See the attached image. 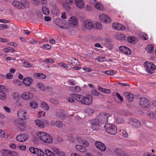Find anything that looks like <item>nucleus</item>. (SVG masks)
Masks as SVG:
<instances>
[{
  "instance_id": "obj_58",
  "label": "nucleus",
  "mask_w": 156,
  "mask_h": 156,
  "mask_svg": "<svg viewBox=\"0 0 156 156\" xmlns=\"http://www.w3.org/2000/svg\"><path fill=\"white\" fill-rule=\"evenodd\" d=\"M148 115L151 118H153L154 117V113L152 111H150L148 112Z\"/></svg>"
},
{
  "instance_id": "obj_41",
  "label": "nucleus",
  "mask_w": 156,
  "mask_h": 156,
  "mask_svg": "<svg viewBox=\"0 0 156 156\" xmlns=\"http://www.w3.org/2000/svg\"><path fill=\"white\" fill-rule=\"evenodd\" d=\"M42 11L44 14L45 15H48L50 13L49 10L46 7L43 6L42 7Z\"/></svg>"
},
{
  "instance_id": "obj_49",
  "label": "nucleus",
  "mask_w": 156,
  "mask_h": 156,
  "mask_svg": "<svg viewBox=\"0 0 156 156\" xmlns=\"http://www.w3.org/2000/svg\"><path fill=\"white\" fill-rule=\"evenodd\" d=\"M140 36L141 38L144 40H146L148 39V37L147 34L144 33H141Z\"/></svg>"
},
{
  "instance_id": "obj_26",
  "label": "nucleus",
  "mask_w": 156,
  "mask_h": 156,
  "mask_svg": "<svg viewBox=\"0 0 156 156\" xmlns=\"http://www.w3.org/2000/svg\"><path fill=\"white\" fill-rule=\"evenodd\" d=\"M35 77L39 79H44L46 77L45 75L42 73H36L34 74Z\"/></svg>"
},
{
  "instance_id": "obj_61",
  "label": "nucleus",
  "mask_w": 156,
  "mask_h": 156,
  "mask_svg": "<svg viewBox=\"0 0 156 156\" xmlns=\"http://www.w3.org/2000/svg\"><path fill=\"white\" fill-rule=\"evenodd\" d=\"M13 75H12L10 73H8L6 75V77L7 79H11L13 77Z\"/></svg>"
},
{
  "instance_id": "obj_47",
  "label": "nucleus",
  "mask_w": 156,
  "mask_h": 156,
  "mask_svg": "<svg viewBox=\"0 0 156 156\" xmlns=\"http://www.w3.org/2000/svg\"><path fill=\"white\" fill-rule=\"evenodd\" d=\"M44 62L46 64H48V63H52L54 62V61L53 59L51 58H47L45 59L44 60Z\"/></svg>"
},
{
  "instance_id": "obj_38",
  "label": "nucleus",
  "mask_w": 156,
  "mask_h": 156,
  "mask_svg": "<svg viewBox=\"0 0 156 156\" xmlns=\"http://www.w3.org/2000/svg\"><path fill=\"white\" fill-rule=\"evenodd\" d=\"M102 28V26L101 23L99 22H96L94 26V28L98 30H101Z\"/></svg>"
},
{
  "instance_id": "obj_5",
  "label": "nucleus",
  "mask_w": 156,
  "mask_h": 156,
  "mask_svg": "<svg viewBox=\"0 0 156 156\" xmlns=\"http://www.w3.org/2000/svg\"><path fill=\"white\" fill-rule=\"evenodd\" d=\"M55 23L57 25L62 28L68 29L69 27V24L66 20L60 18L57 19Z\"/></svg>"
},
{
  "instance_id": "obj_13",
  "label": "nucleus",
  "mask_w": 156,
  "mask_h": 156,
  "mask_svg": "<svg viewBox=\"0 0 156 156\" xmlns=\"http://www.w3.org/2000/svg\"><path fill=\"white\" fill-rule=\"evenodd\" d=\"M12 4L15 7L19 9H23L25 6H28L26 4H24L23 2L18 1H13Z\"/></svg>"
},
{
  "instance_id": "obj_53",
  "label": "nucleus",
  "mask_w": 156,
  "mask_h": 156,
  "mask_svg": "<svg viewBox=\"0 0 156 156\" xmlns=\"http://www.w3.org/2000/svg\"><path fill=\"white\" fill-rule=\"evenodd\" d=\"M37 148L32 147H30L29 150L31 153L35 154Z\"/></svg>"
},
{
  "instance_id": "obj_43",
  "label": "nucleus",
  "mask_w": 156,
  "mask_h": 156,
  "mask_svg": "<svg viewBox=\"0 0 156 156\" xmlns=\"http://www.w3.org/2000/svg\"><path fill=\"white\" fill-rule=\"evenodd\" d=\"M85 112L89 115H90L94 112V110L90 108H87L85 109Z\"/></svg>"
},
{
  "instance_id": "obj_1",
  "label": "nucleus",
  "mask_w": 156,
  "mask_h": 156,
  "mask_svg": "<svg viewBox=\"0 0 156 156\" xmlns=\"http://www.w3.org/2000/svg\"><path fill=\"white\" fill-rule=\"evenodd\" d=\"M70 97L67 98V100L70 102L73 103L74 101L73 99L81 103L87 105L91 104L92 102V97L91 95H88L87 97H84L83 96L76 94H71L69 95Z\"/></svg>"
},
{
  "instance_id": "obj_12",
  "label": "nucleus",
  "mask_w": 156,
  "mask_h": 156,
  "mask_svg": "<svg viewBox=\"0 0 156 156\" xmlns=\"http://www.w3.org/2000/svg\"><path fill=\"white\" fill-rule=\"evenodd\" d=\"M21 97L24 100H28L33 98V94L29 91H25L21 95Z\"/></svg>"
},
{
  "instance_id": "obj_55",
  "label": "nucleus",
  "mask_w": 156,
  "mask_h": 156,
  "mask_svg": "<svg viewBox=\"0 0 156 156\" xmlns=\"http://www.w3.org/2000/svg\"><path fill=\"white\" fill-rule=\"evenodd\" d=\"M68 83L70 85H74L75 84V82L73 79L69 80L68 81Z\"/></svg>"
},
{
  "instance_id": "obj_54",
  "label": "nucleus",
  "mask_w": 156,
  "mask_h": 156,
  "mask_svg": "<svg viewBox=\"0 0 156 156\" xmlns=\"http://www.w3.org/2000/svg\"><path fill=\"white\" fill-rule=\"evenodd\" d=\"M58 65L60 67H62L64 68H66L68 67L67 65L64 62L58 63Z\"/></svg>"
},
{
  "instance_id": "obj_34",
  "label": "nucleus",
  "mask_w": 156,
  "mask_h": 156,
  "mask_svg": "<svg viewBox=\"0 0 156 156\" xmlns=\"http://www.w3.org/2000/svg\"><path fill=\"white\" fill-rule=\"evenodd\" d=\"M35 154L39 156H44V154L41 150L37 148Z\"/></svg>"
},
{
  "instance_id": "obj_6",
  "label": "nucleus",
  "mask_w": 156,
  "mask_h": 156,
  "mask_svg": "<svg viewBox=\"0 0 156 156\" xmlns=\"http://www.w3.org/2000/svg\"><path fill=\"white\" fill-rule=\"evenodd\" d=\"M90 122L91 128L94 130L98 129L99 127L101 124L97 117L95 119L90 120Z\"/></svg>"
},
{
  "instance_id": "obj_35",
  "label": "nucleus",
  "mask_w": 156,
  "mask_h": 156,
  "mask_svg": "<svg viewBox=\"0 0 156 156\" xmlns=\"http://www.w3.org/2000/svg\"><path fill=\"white\" fill-rule=\"evenodd\" d=\"M70 88L71 90L74 92H78L81 90L80 87L78 86H76L75 87H70Z\"/></svg>"
},
{
  "instance_id": "obj_45",
  "label": "nucleus",
  "mask_w": 156,
  "mask_h": 156,
  "mask_svg": "<svg viewBox=\"0 0 156 156\" xmlns=\"http://www.w3.org/2000/svg\"><path fill=\"white\" fill-rule=\"evenodd\" d=\"M117 38L120 40H124L126 39V36L123 34H120L118 35Z\"/></svg>"
},
{
  "instance_id": "obj_27",
  "label": "nucleus",
  "mask_w": 156,
  "mask_h": 156,
  "mask_svg": "<svg viewBox=\"0 0 156 156\" xmlns=\"http://www.w3.org/2000/svg\"><path fill=\"white\" fill-rule=\"evenodd\" d=\"M45 139V140H44L43 142L48 144L51 143L52 142V137L48 133Z\"/></svg>"
},
{
  "instance_id": "obj_22",
  "label": "nucleus",
  "mask_w": 156,
  "mask_h": 156,
  "mask_svg": "<svg viewBox=\"0 0 156 156\" xmlns=\"http://www.w3.org/2000/svg\"><path fill=\"white\" fill-rule=\"evenodd\" d=\"M124 95L127 98L129 102L132 101L133 99V95L131 93L125 92L124 93Z\"/></svg>"
},
{
  "instance_id": "obj_30",
  "label": "nucleus",
  "mask_w": 156,
  "mask_h": 156,
  "mask_svg": "<svg viewBox=\"0 0 156 156\" xmlns=\"http://www.w3.org/2000/svg\"><path fill=\"white\" fill-rule=\"evenodd\" d=\"M12 96L14 100L16 101H18L20 100V95L18 93H13L12 94Z\"/></svg>"
},
{
  "instance_id": "obj_57",
  "label": "nucleus",
  "mask_w": 156,
  "mask_h": 156,
  "mask_svg": "<svg viewBox=\"0 0 156 156\" xmlns=\"http://www.w3.org/2000/svg\"><path fill=\"white\" fill-rule=\"evenodd\" d=\"M5 136V133L2 130L0 129V138H3Z\"/></svg>"
},
{
  "instance_id": "obj_46",
  "label": "nucleus",
  "mask_w": 156,
  "mask_h": 156,
  "mask_svg": "<svg viewBox=\"0 0 156 156\" xmlns=\"http://www.w3.org/2000/svg\"><path fill=\"white\" fill-rule=\"evenodd\" d=\"M102 73H104L105 74L108 75H112L114 74H115V73L114 72V71L113 70H107L105 71L104 72L102 71Z\"/></svg>"
},
{
  "instance_id": "obj_56",
  "label": "nucleus",
  "mask_w": 156,
  "mask_h": 156,
  "mask_svg": "<svg viewBox=\"0 0 156 156\" xmlns=\"http://www.w3.org/2000/svg\"><path fill=\"white\" fill-rule=\"evenodd\" d=\"M67 2L64 3H63V6L67 10H69L70 9V7L69 5V4H67Z\"/></svg>"
},
{
  "instance_id": "obj_50",
  "label": "nucleus",
  "mask_w": 156,
  "mask_h": 156,
  "mask_svg": "<svg viewBox=\"0 0 156 156\" xmlns=\"http://www.w3.org/2000/svg\"><path fill=\"white\" fill-rule=\"evenodd\" d=\"M51 150L57 155L59 153L60 151L58 148L54 147H52Z\"/></svg>"
},
{
  "instance_id": "obj_20",
  "label": "nucleus",
  "mask_w": 156,
  "mask_h": 156,
  "mask_svg": "<svg viewBox=\"0 0 156 156\" xmlns=\"http://www.w3.org/2000/svg\"><path fill=\"white\" fill-rule=\"evenodd\" d=\"M33 79L30 77L25 78L23 80V83L25 85L27 86H30L33 82Z\"/></svg>"
},
{
  "instance_id": "obj_62",
  "label": "nucleus",
  "mask_w": 156,
  "mask_h": 156,
  "mask_svg": "<svg viewBox=\"0 0 156 156\" xmlns=\"http://www.w3.org/2000/svg\"><path fill=\"white\" fill-rule=\"evenodd\" d=\"M116 121L118 123H122L123 122V120L120 117H117L116 119Z\"/></svg>"
},
{
  "instance_id": "obj_63",
  "label": "nucleus",
  "mask_w": 156,
  "mask_h": 156,
  "mask_svg": "<svg viewBox=\"0 0 156 156\" xmlns=\"http://www.w3.org/2000/svg\"><path fill=\"white\" fill-rule=\"evenodd\" d=\"M122 136L125 137H127L128 136V134L124 130H122Z\"/></svg>"
},
{
  "instance_id": "obj_15",
  "label": "nucleus",
  "mask_w": 156,
  "mask_h": 156,
  "mask_svg": "<svg viewBox=\"0 0 156 156\" xmlns=\"http://www.w3.org/2000/svg\"><path fill=\"white\" fill-rule=\"evenodd\" d=\"M28 136L27 134H21L16 137L17 140L20 142H24L28 139Z\"/></svg>"
},
{
  "instance_id": "obj_4",
  "label": "nucleus",
  "mask_w": 156,
  "mask_h": 156,
  "mask_svg": "<svg viewBox=\"0 0 156 156\" xmlns=\"http://www.w3.org/2000/svg\"><path fill=\"white\" fill-rule=\"evenodd\" d=\"M144 65L145 68V70L148 73L150 74L154 73V70L155 69V66L152 63L146 62Z\"/></svg>"
},
{
  "instance_id": "obj_14",
  "label": "nucleus",
  "mask_w": 156,
  "mask_h": 156,
  "mask_svg": "<svg viewBox=\"0 0 156 156\" xmlns=\"http://www.w3.org/2000/svg\"><path fill=\"white\" fill-rule=\"evenodd\" d=\"M94 144L96 147L101 151H104L106 150V146L103 143L100 141H96Z\"/></svg>"
},
{
  "instance_id": "obj_3",
  "label": "nucleus",
  "mask_w": 156,
  "mask_h": 156,
  "mask_svg": "<svg viewBox=\"0 0 156 156\" xmlns=\"http://www.w3.org/2000/svg\"><path fill=\"white\" fill-rule=\"evenodd\" d=\"M111 115L108 113L103 112L98 114L97 117L101 123H105L108 122V119Z\"/></svg>"
},
{
  "instance_id": "obj_64",
  "label": "nucleus",
  "mask_w": 156,
  "mask_h": 156,
  "mask_svg": "<svg viewBox=\"0 0 156 156\" xmlns=\"http://www.w3.org/2000/svg\"><path fill=\"white\" fill-rule=\"evenodd\" d=\"M0 27L1 28H2L3 29H5L9 28V26L6 24H1L0 25Z\"/></svg>"
},
{
  "instance_id": "obj_36",
  "label": "nucleus",
  "mask_w": 156,
  "mask_h": 156,
  "mask_svg": "<svg viewBox=\"0 0 156 156\" xmlns=\"http://www.w3.org/2000/svg\"><path fill=\"white\" fill-rule=\"evenodd\" d=\"M135 40V37L132 36H129L127 37V41L131 43H134Z\"/></svg>"
},
{
  "instance_id": "obj_60",
  "label": "nucleus",
  "mask_w": 156,
  "mask_h": 156,
  "mask_svg": "<svg viewBox=\"0 0 156 156\" xmlns=\"http://www.w3.org/2000/svg\"><path fill=\"white\" fill-rule=\"evenodd\" d=\"M92 94L93 95L96 96H99L100 94L96 90L92 91Z\"/></svg>"
},
{
  "instance_id": "obj_9",
  "label": "nucleus",
  "mask_w": 156,
  "mask_h": 156,
  "mask_svg": "<svg viewBox=\"0 0 156 156\" xmlns=\"http://www.w3.org/2000/svg\"><path fill=\"white\" fill-rule=\"evenodd\" d=\"M99 17L100 20L103 23H109L111 22V18L105 14H100L99 15Z\"/></svg>"
},
{
  "instance_id": "obj_23",
  "label": "nucleus",
  "mask_w": 156,
  "mask_h": 156,
  "mask_svg": "<svg viewBox=\"0 0 156 156\" xmlns=\"http://www.w3.org/2000/svg\"><path fill=\"white\" fill-rule=\"evenodd\" d=\"M56 115L58 118L62 119L64 118L65 116V112L63 110H61L59 112H57Z\"/></svg>"
},
{
  "instance_id": "obj_51",
  "label": "nucleus",
  "mask_w": 156,
  "mask_h": 156,
  "mask_svg": "<svg viewBox=\"0 0 156 156\" xmlns=\"http://www.w3.org/2000/svg\"><path fill=\"white\" fill-rule=\"evenodd\" d=\"M23 66L26 67H30L32 66V64L27 62H24L23 63Z\"/></svg>"
},
{
  "instance_id": "obj_39",
  "label": "nucleus",
  "mask_w": 156,
  "mask_h": 156,
  "mask_svg": "<svg viewBox=\"0 0 156 156\" xmlns=\"http://www.w3.org/2000/svg\"><path fill=\"white\" fill-rule=\"evenodd\" d=\"M105 58V56H99L98 58H95V59L97 60L99 62H103L106 61L104 59Z\"/></svg>"
},
{
  "instance_id": "obj_48",
  "label": "nucleus",
  "mask_w": 156,
  "mask_h": 156,
  "mask_svg": "<svg viewBox=\"0 0 156 156\" xmlns=\"http://www.w3.org/2000/svg\"><path fill=\"white\" fill-rule=\"evenodd\" d=\"M6 97L5 93L2 91H0V98L2 100H4Z\"/></svg>"
},
{
  "instance_id": "obj_31",
  "label": "nucleus",
  "mask_w": 156,
  "mask_h": 156,
  "mask_svg": "<svg viewBox=\"0 0 156 156\" xmlns=\"http://www.w3.org/2000/svg\"><path fill=\"white\" fill-rule=\"evenodd\" d=\"M154 48L153 46L151 45L148 44L147 45L145 49L147 53H151L153 51Z\"/></svg>"
},
{
  "instance_id": "obj_8",
  "label": "nucleus",
  "mask_w": 156,
  "mask_h": 156,
  "mask_svg": "<svg viewBox=\"0 0 156 156\" xmlns=\"http://www.w3.org/2000/svg\"><path fill=\"white\" fill-rule=\"evenodd\" d=\"M83 26L86 29L90 30L94 28V23L91 20H86L84 21Z\"/></svg>"
},
{
  "instance_id": "obj_21",
  "label": "nucleus",
  "mask_w": 156,
  "mask_h": 156,
  "mask_svg": "<svg viewBox=\"0 0 156 156\" xmlns=\"http://www.w3.org/2000/svg\"><path fill=\"white\" fill-rule=\"evenodd\" d=\"M68 63L73 66H79V62L78 60L73 58H70L68 61Z\"/></svg>"
},
{
  "instance_id": "obj_29",
  "label": "nucleus",
  "mask_w": 156,
  "mask_h": 156,
  "mask_svg": "<svg viewBox=\"0 0 156 156\" xmlns=\"http://www.w3.org/2000/svg\"><path fill=\"white\" fill-rule=\"evenodd\" d=\"M76 147L77 150L80 152L83 153L86 151V148L81 145H76Z\"/></svg>"
},
{
  "instance_id": "obj_32",
  "label": "nucleus",
  "mask_w": 156,
  "mask_h": 156,
  "mask_svg": "<svg viewBox=\"0 0 156 156\" xmlns=\"http://www.w3.org/2000/svg\"><path fill=\"white\" fill-rule=\"evenodd\" d=\"M41 106L42 108L45 110L47 111L49 109V107L48 105L44 101L41 102Z\"/></svg>"
},
{
  "instance_id": "obj_44",
  "label": "nucleus",
  "mask_w": 156,
  "mask_h": 156,
  "mask_svg": "<svg viewBox=\"0 0 156 156\" xmlns=\"http://www.w3.org/2000/svg\"><path fill=\"white\" fill-rule=\"evenodd\" d=\"M114 151L115 153L118 155H121L122 154V151L118 148L115 149Z\"/></svg>"
},
{
  "instance_id": "obj_33",
  "label": "nucleus",
  "mask_w": 156,
  "mask_h": 156,
  "mask_svg": "<svg viewBox=\"0 0 156 156\" xmlns=\"http://www.w3.org/2000/svg\"><path fill=\"white\" fill-rule=\"evenodd\" d=\"M3 154L4 156H14L11 151L6 149L3 150Z\"/></svg>"
},
{
  "instance_id": "obj_7",
  "label": "nucleus",
  "mask_w": 156,
  "mask_h": 156,
  "mask_svg": "<svg viewBox=\"0 0 156 156\" xmlns=\"http://www.w3.org/2000/svg\"><path fill=\"white\" fill-rule=\"evenodd\" d=\"M129 123L133 128H137L141 126L140 122L137 119L133 118L129 119Z\"/></svg>"
},
{
  "instance_id": "obj_11",
  "label": "nucleus",
  "mask_w": 156,
  "mask_h": 156,
  "mask_svg": "<svg viewBox=\"0 0 156 156\" xmlns=\"http://www.w3.org/2000/svg\"><path fill=\"white\" fill-rule=\"evenodd\" d=\"M139 104L141 107L146 108L149 106V102L146 98H141L139 101Z\"/></svg>"
},
{
  "instance_id": "obj_37",
  "label": "nucleus",
  "mask_w": 156,
  "mask_h": 156,
  "mask_svg": "<svg viewBox=\"0 0 156 156\" xmlns=\"http://www.w3.org/2000/svg\"><path fill=\"white\" fill-rule=\"evenodd\" d=\"M30 106L32 108L36 109L37 108L38 105L37 102L35 101H31L30 104Z\"/></svg>"
},
{
  "instance_id": "obj_52",
  "label": "nucleus",
  "mask_w": 156,
  "mask_h": 156,
  "mask_svg": "<svg viewBox=\"0 0 156 156\" xmlns=\"http://www.w3.org/2000/svg\"><path fill=\"white\" fill-rule=\"evenodd\" d=\"M56 126L58 128H61L62 127V122L60 121H56Z\"/></svg>"
},
{
  "instance_id": "obj_2",
  "label": "nucleus",
  "mask_w": 156,
  "mask_h": 156,
  "mask_svg": "<svg viewBox=\"0 0 156 156\" xmlns=\"http://www.w3.org/2000/svg\"><path fill=\"white\" fill-rule=\"evenodd\" d=\"M105 128L106 131L112 135H115L117 133L116 126L114 125L107 124L105 125Z\"/></svg>"
},
{
  "instance_id": "obj_16",
  "label": "nucleus",
  "mask_w": 156,
  "mask_h": 156,
  "mask_svg": "<svg viewBox=\"0 0 156 156\" xmlns=\"http://www.w3.org/2000/svg\"><path fill=\"white\" fill-rule=\"evenodd\" d=\"M113 28L115 30H122L125 29L124 26L119 23H114L112 24Z\"/></svg>"
},
{
  "instance_id": "obj_19",
  "label": "nucleus",
  "mask_w": 156,
  "mask_h": 156,
  "mask_svg": "<svg viewBox=\"0 0 156 156\" xmlns=\"http://www.w3.org/2000/svg\"><path fill=\"white\" fill-rule=\"evenodd\" d=\"M47 134V133L43 132H38L37 133L38 137L43 142L45 140V139L46 137Z\"/></svg>"
},
{
  "instance_id": "obj_10",
  "label": "nucleus",
  "mask_w": 156,
  "mask_h": 156,
  "mask_svg": "<svg viewBox=\"0 0 156 156\" xmlns=\"http://www.w3.org/2000/svg\"><path fill=\"white\" fill-rule=\"evenodd\" d=\"M17 115L20 119L25 120L28 119L29 116L26 111L22 109L20 110L17 112Z\"/></svg>"
},
{
  "instance_id": "obj_42",
  "label": "nucleus",
  "mask_w": 156,
  "mask_h": 156,
  "mask_svg": "<svg viewBox=\"0 0 156 156\" xmlns=\"http://www.w3.org/2000/svg\"><path fill=\"white\" fill-rule=\"evenodd\" d=\"M45 154L47 156H55V154L48 149H46L45 151Z\"/></svg>"
},
{
  "instance_id": "obj_25",
  "label": "nucleus",
  "mask_w": 156,
  "mask_h": 156,
  "mask_svg": "<svg viewBox=\"0 0 156 156\" xmlns=\"http://www.w3.org/2000/svg\"><path fill=\"white\" fill-rule=\"evenodd\" d=\"M75 3L77 7L80 9L83 8L84 7L83 1H75Z\"/></svg>"
},
{
  "instance_id": "obj_24",
  "label": "nucleus",
  "mask_w": 156,
  "mask_h": 156,
  "mask_svg": "<svg viewBox=\"0 0 156 156\" xmlns=\"http://www.w3.org/2000/svg\"><path fill=\"white\" fill-rule=\"evenodd\" d=\"M34 123L38 127L43 128L44 127L45 125L44 123L39 119H37L34 121Z\"/></svg>"
},
{
  "instance_id": "obj_40",
  "label": "nucleus",
  "mask_w": 156,
  "mask_h": 156,
  "mask_svg": "<svg viewBox=\"0 0 156 156\" xmlns=\"http://www.w3.org/2000/svg\"><path fill=\"white\" fill-rule=\"evenodd\" d=\"M37 86L42 90H44L45 89L44 85L42 83H37Z\"/></svg>"
},
{
  "instance_id": "obj_59",
  "label": "nucleus",
  "mask_w": 156,
  "mask_h": 156,
  "mask_svg": "<svg viewBox=\"0 0 156 156\" xmlns=\"http://www.w3.org/2000/svg\"><path fill=\"white\" fill-rule=\"evenodd\" d=\"M41 48L43 49L48 50L51 48V46L48 44H45L42 46Z\"/></svg>"
},
{
  "instance_id": "obj_28",
  "label": "nucleus",
  "mask_w": 156,
  "mask_h": 156,
  "mask_svg": "<svg viewBox=\"0 0 156 156\" xmlns=\"http://www.w3.org/2000/svg\"><path fill=\"white\" fill-rule=\"evenodd\" d=\"M95 6L97 9L103 11L105 9V8L102 4L100 3H97L95 5Z\"/></svg>"
},
{
  "instance_id": "obj_17",
  "label": "nucleus",
  "mask_w": 156,
  "mask_h": 156,
  "mask_svg": "<svg viewBox=\"0 0 156 156\" xmlns=\"http://www.w3.org/2000/svg\"><path fill=\"white\" fill-rule=\"evenodd\" d=\"M69 22L72 26H77L78 24V20L75 16H72L69 19Z\"/></svg>"
},
{
  "instance_id": "obj_18",
  "label": "nucleus",
  "mask_w": 156,
  "mask_h": 156,
  "mask_svg": "<svg viewBox=\"0 0 156 156\" xmlns=\"http://www.w3.org/2000/svg\"><path fill=\"white\" fill-rule=\"evenodd\" d=\"M119 49L121 52L126 55H129L131 53L130 50L125 46H121L119 47Z\"/></svg>"
}]
</instances>
